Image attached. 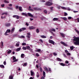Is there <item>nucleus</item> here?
I'll return each instance as SVG.
<instances>
[{
  "instance_id": "obj_50",
  "label": "nucleus",
  "mask_w": 79,
  "mask_h": 79,
  "mask_svg": "<svg viewBox=\"0 0 79 79\" xmlns=\"http://www.w3.org/2000/svg\"><path fill=\"white\" fill-rule=\"evenodd\" d=\"M53 7H52L50 8V10H52V11H53Z\"/></svg>"
},
{
  "instance_id": "obj_39",
  "label": "nucleus",
  "mask_w": 79,
  "mask_h": 79,
  "mask_svg": "<svg viewBox=\"0 0 79 79\" xmlns=\"http://www.w3.org/2000/svg\"><path fill=\"white\" fill-rule=\"evenodd\" d=\"M4 2L5 3H9V2L8 1H6V0H5L4 1Z\"/></svg>"
},
{
  "instance_id": "obj_51",
  "label": "nucleus",
  "mask_w": 79,
  "mask_h": 79,
  "mask_svg": "<svg viewBox=\"0 0 79 79\" xmlns=\"http://www.w3.org/2000/svg\"><path fill=\"white\" fill-rule=\"evenodd\" d=\"M36 32L37 33H39V30L38 29H37L36 30Z\"/></svg>"
},
{
  "instance_id": "obj_23",
  "label": "nucleus",
  "mask_w": 79,
  "mask_h": 79,
  "mask_svg": "<svg viewBox=\"0 0 79 79\" xmlns=\"http://www.w3.org/2000/svg\"><path fill=\"white\" fill-rule=\"evenodd\" d=\"M3 42H1V45H0V47L1 48H2L3 47Z\"/></svg>"
},
{
  "instance_id": "obj_37",
  "label": "nucleus",
  "mask_w": 79,
  "mask_h": 79,
  "mask_svg": "<svg viewBox=\"0 0 79 79\" xmlns=\"http://www.w3.org/2000/svg\"><path fill=\"white\" fill-rule=\"evenodd\" d=\"M21 29H22V31H25L26 29V28L25 27L22 28Z\"/></svg>"
},
{
  "instance_id": "obj_57",
  "label": "nucleus",
  "mask_w": 79,
  "mask_h": 79,
  "mask_svg": "<svg viewBox=\"0 0 79 79\" xmlns=\"http://www.w3.org/2000/svg\"><path fill=\"white\" fill-rule=\"evenodd\" d=\"M39 10H41V9L40 8H38L37 7V11H39Z\"/></svg>"
},
{
  "instance_id": "obj_31",
  "label": "nucleus",
  "mask_w": 79,
  "mask_h": 79,
  "mask_svg": "<svg viewBox=\"0 0 79 79\" xmlns=\"http://www.w3.org/2000/svg\"><path fill=\"white\" fill-rule=\"evenodd\" d=\"M60 64L61 65V66H65V64L63 63H60Z\"/></svg>"
},
{
  "instance_id": "obj_5",
  "label": "nucleus",
  "mask_w": 79,
  "mask_h": 79,
  "mask_svg": "<svg viewBox=\"0 0 79 79\" xmlns=\"http://www.w3.org/2000/svg\"><path fill=\"white\" fill-rule=\"evenodd\" d=\"M48 41L50 44H52V45H55V42L53 41V40H49Z\"/></svg>"
},
{
  "instance_id": "obj_47",
  "label": "nucleus",
  "mask_w": 79,
  "mask_h": 79,
  "mask_svg": "<svg viewBox=\"0 0 79 79\" xmlns=\"http://www.w3.org/2000/svg\"><path fill=\"white\" fill-rule=\"evenodd\" d=\"M29 11H34V10L32 9H29Z\"/></svg>"
},
{
  "instance_id": "obj_8",
  "label": "nucleus",
  "mask_w": 79,
  "mask_h": 79,
  "mask_svg": "<svg viewBox=\"0 0 79 79\" xmlns=\"http://www.w3.org/2000/svg\"><path fill=\"white\" fill-rule=\"evenodd\" d=\"M10 32H11V30H7L6 32H5V35H8V34H7V33H8V32L9 33H10Z\"/></svg>"
},
{
  "instance_id": "obj_43",
  "label": "nucleus",
  "mask_w": 79,
  "mask_h": 79,
  "mask_svg": "<svg viewBox=\"0 0 79 79\" xmlns=\"http://www.w3.org/2000/svg\"><path fill=\"white\" fill-rule=\"evenodd\" d=\"M0 67L1 68H5V66H4V65H0Z\"/></svg>"
},
{
  "instance_id": "obj_64",
  "label": "nucleus",
  "mask_w": 79,
  "mask_h": 79,
  "mask_svg": "<svg viewBox=\"0 0 79 79\" xmlns=\"http://www.w3.org/2000/svg\"><path fill=\"white\" fill-rule=\"evenodd\" d=\"M76 20L77 21L78 23L79 22V18L77 19Z\"/></svg>"
},
{
  "instance_id": "obj_26",
  "label": "nucleus",
  "mask_w": 79,
  "mask_h": 79,
  "mask_svg": "<svg viewBox=\"0 0 79 79\" xmlns=\"http://www.w3.org/2000/svg\"><path fill=\"white\" fill-rule=\"evenodd\" d=\"M20 50H21V47L18 48L16 50V52H19V51H20Z\"/></svg>"
},
{
  "instance_id": "obj_27",
  "label": "nucleus",
  "mask_w": 79,
  "mask_h": 79,
  "mask_svg": "<svg viewBox=\"0 0 79 79\" xmlns=\"http://www.w3.org/2000/svg\"><path fill=\"white\" fill-rule=\"evenodd\" d=\"M50 30L53 32H55V29L54 28H51L50 29Z\"/></svg>"
},
{
  "instance_id": "obj_25",
  "label": "nucleus",
  "mask_w": 79,
  "mask_h": 79,
  "mask_svg": "<svg viewBox=\"0 0 79 79\" xmlns=\"http://www.w3.org/2000/svg\"><path fill=\"white\" fill-rule=\"evenodd\" d=\"M68 10V11H70L71 10V9L69 8V7H67L66 8L65 10Z\"/></svg>"
},
{
  "instance_id": "obj_32",
  "label": "nucleus",
  "mask_w": 79,
  "mask_h": 79,
  "mask_svg": "<svg viewBox=\"0 0 79 79\" xmlns=\"http://www.w3.org/2000/svg\"><path fill=\"white\" fill-rule=\"evenodd\" d=\"M35 55L36 56H37L38 57L40 56V55H39V53H36L35 54Z\"/></svg>"
},
{
  "instance_id": "obj_41",
  "label": "nucleus",
  "mask_w": 79,
  "mask_h": 79,
  "mask_svg": "<svg viewBox=\"0 0 79 79\" xmlns=\"http://www.w3.org/2000/svg\"><path fill=\"white\" fill-rule=\"evenodd\" d=\"M7 8L8 10H13V8H11V7H7Z\"/></svg>"
},
{
  "instance_id": "obj_44",
  "label": "nucleus",
  "mask_w": 79,
  "mask_h": 79,
  "mask_svg": "<svg viewBox=\"0 0 79 79\" xmlns=\"http://www.w3.org/2000/svg\"><path fill=\"white\" fill-rule=\"evenodd\" d=\"M53 55H54V56H56V55H57V53H55V52H54L52 53Z\"/></svg>"
},
{
  "instance_id": "obj_40",
  "label": "nucleus",
  "mask_w": 79,
  "mask_h": 79,
  "mask_svg": "<svg viewBox=\"0 0 79 79\" xmlns=\"http://www.w3.org/2000/svg\"><path fill=\"white\" fill-rule=\"evenodd\" d=\"M44 69L46 70V71H47V72H48V69H47V68L46 67H45L44 68Z\"/></svg>"
},
{
  "instance_id": "obj_1",
  "label": "nucleus",
  "mask_w": 79,
  "mask_h": 79,
  "mask_svg": "<svg viewBox=\"0 0 79 79\" xmlns=\"http://www.w3.org/2000/svg\"><path fill=\"white\" fill-rule=\"evenodd\" d=\"M73 40L75 42L74 43V45H79V38L76 37L75 36L73 37Z\"/></svg>"
},
{
  "instance_id": "obj_21",
  "label": "nucleus",
  "mask_w": 79,
  "mask_h": 79,
  "mask_svg": "<svg viewBox=\"0 0 79 79\" xmlns=\"http://www.w3.org/2000/svg\"><path fill=\"white\" fill-rule=\"evenodd\" d=\"M62 19H63L64 21H66L67 20V18L66 17H61Z\"/></svg>"
},
{
  "instance_id": "obj_3",
  "label": "nucleus",
  "mask_w": 79,
  "mask_h": 79,
  "mask_svg": "<svg viewBox=\"0 0 79 79\" xmlns=\"http://www.w3.org/2000/svg\"><path fill=\"white\" fill-rule=\"evenodd\" d=\"M26 37H27V39L28 40H31L30 39V38H31V33H27V35L26 36Z\"/></svg>"
},
{
  "instance_id": "obj_13",
  "label": "nucleus",
  "mask_w": 79,
  "mask_h": 79,
  "mask_svg": "<svg viewBox=\"0 0 79 79\" xmlns=\"http://www.w3.org/2000/svg\"><path fill=\"white\" fill-rule=\"evenodd\" d=\"M25 56V55L24 54H21V58H24Z\"/></svg>"
},
{
  "instance_id": "obj_61",
  "label": "nucleus",
  "mask_w": 79,
  "mask_h": 79,
  "mask_svg": "<svg viewBox=\"0 0 79 79\" xmlns=\"http://www.w3.org/2000/svg\"><path fill=\"white\" fill-rule=\"evenodd\" d=\"M73 13H78L79 12V11H76L75 10H74L73 11Z\"/></svg>"
},
{
  "instance_id": "obj_24",
  "label": "nucleus",
  "mask_w": 79,
  "mask_h": 79,
  "mask_svg": "<svg viewBox=\"0 0 79 79\" xmlns=\"http://www.w3.org/2000/svg\"><path fill=\"white\" fill-rule=\"evenodd\" d=\"M23 64V66H26L27 64V62H26L24 64Z\"/></svg>"
},
{
  "instance_id": "obj_34",
  "label": "nucleus",
  "mask_w": 79,
  "mask_h": 79,
  "mask_svg": "<svg viewBox=\"0 0 79 79\" xmlns=\"http://www.w3.org/2000/svg\"><path fill=\"white\" fill-rule=\"evenodd\" d=\"M22 49H23V50H26L27 49V48L23 46Z\"/></svg>"
},
{
  "instance_id": "obj_60",
  "label": "nucleus",
  "mask_w": 79,
  "mask_h": 79,
  "mask_svg": "<svg viewBox=\"0 0 79 79\" xmlns=\"http://www.w3.org/2000/svg\"><path fill=\"white\" fill-rule=\"evenodd\" d=\"M71 18H72V17H69L68 18V19H71Z\"/></svg>"
},
{
  "instance_id": "obj_22",
  "label": "nucleus",
  "mask_w": 79,
  "mask_h": 79,
  "mask_svg": "<svg viewBox=\"0 0 79 79\" xmlns=\"http://www.w3.org/2000/svg\"><path fill=\"white\" fill-rule=\"evenodd\" d=\"M26 48L27 50H29L31 49V47H30V46H27Z\"/></svg>"
},
{
  "instance_id": "obj_10",
  "label": "nucleus",
  "mask_w": 79,
  "mask_h": 79,
  "mask_svg": "<svg viewBox=\"0 0 79 79\" xmlns=\"http://www.w3.org/2000/svg\"><path fill=\"white\" fill-rule=\"evenodd\" d=\"M27 15H28V16H30V17H32V18L34 17V16H33V15H32V14L30 13H28Z\"/></svg>"
},
{
  "instance_id": "obj_52",
  "label": "nucleus",
  "mask_w": 79,
  "mask_h": 79,
  "mask_svg": "<svg viewBox=\"0 0 79 79\" xmlns=\"http://www.w3.org/2000/svg\"><path fill=\"white\" fill-rule=\"evenodd\" d=\"M15 46H17V47H19V44L18 43H16Z\"/></svg>"
},
{
  "instance_id": "obj_53",
  "label": "nucleus",
  "mask_w": 79,
  "mask_h": 79,
  "mask_svg": "<svg viewBox=\"0 0 79 79\" xmlns=\"http://www.w3.org/2000/svg\"><path fill=\"white\" fill-rule=\"evenodd\" d=\"M40 69L41 72H42V67H40Z\"/></svg>"
},
{
  "instance_id": "obj_14",
  "label": "nucleus",
  "mask_w": 79,
  "mask_h": 79,
  "mask_svg": "<svg viewBox=\"0 0 79 79\" xmlns=\"http://www.w3.org/2000/svg\"><path fill=\"white\" fill-rule=\"evenodd\" d=\"M56 60L58 61H62V59L58 57L56 58Z\"/></svg>"
},
{
  "instance_id": "obj_17",
  "label": "nucleus",
  "mask_w": 79,
  "mask_h": 79,
  "mask_svg": "<svg viewBox=\"0 0 79 79\" xmlns=\"http://www.w3.org/2000/svg\"><path fill=\"white\" fill-rule=\"evenodd\" d=\"M7 54H10V53H11V50H7Z\"/></svg>"
},
{
  "instance_id": "obj_2",
  "label": "nucleus",
  "mask_w": 79,
  "mask_h": 79,
  "mask_svg": "<svg viewBox=\"0 0 79 79\" xmlns=\"http://www.w3.org/2000/svg\"><path fill=\"white\" fill-rule=\"evenodd\" d=\"M45 6H52L53 5V3L52 2H45V3L44 4Z\"/></svg>"
},
{
  "instance_id": "obj_45",
  "label": "nucleus",
  "mask_w": 79,
  "mask_h": 79,
  "mask_svg": "<svg viewBox=\"0 0 79 79\" xmlns=\"http://www.w3.org/2000/svg\"><path fill=\"white\" fill-rule=\"evenodd\" d=\"M61 8H62V9H63V10H66V8L64 7H61Z\"/></svg>"
},
{
  "instance_id": "obj_16",
  "label": "nucleus",
  "mask_w": 79,
  "mask_h": 79,
  "mask_svg": "<svg viewBox=\"0 0 79 79\" xmlns=\"http://www.w3.org/2000/svg\"><path fill=\"white\" fill-rule=\"evenodd\" d=\"M22 15L23 16H27V14L24 13H23L22 14Z\"/></svg>"
},
{
  "instance_id": "obj_6",
  "label": "nucleus",
  "mask_w": 79,
  "mask_h": 79,
  "mask_svg": "<svg viewBox=\"0 0 79 79\" xmlns=\"http://www.w3.org/2000/svg\"><path fill=\"white\" fill-rule=\"evenodd\" d=\"M29 29L30 30H31L32 29H35V27L34 26H30L29 27Z\"/></svg>"
},
{
  "instance_id": "obj_35",
  "label": "nucleus",
  "mask_w": 79,
  "mask_h": 79,
  "mask_svg": "<svg viewBox=\"0 0 79 79\" xmlns=\"http://www.w3.org/2000/svg\"><path fill=\"white\" fill-rule=\"evenodd\" d=\"M8 15V13L7 12H4L2 14V15Z\"/></svg>"
},
{
  "instance_id": "obj_48",
  "label": "nucleus",
  "mask_w": 79,
  "mask_h": 79,
  "mask_svg": "<svg viewBox=\"0 0 79 79\" xmlns=\"http://www.w3.org/2000/svg\"><path fill=\"white\" fill-rule=\"evenodd\" d=\"M64 15L65 16H68V14L66 12H64Z\"/></svg>"
},
{
  "instance_id": "obj_4",
  "label": "nucleus",
  "mask_w": 79,
  "mask_h": 79,
  "mask_svg": "<svg viewBox=\"0 0 79 79\" xmlns=\"http://www.w3.org/2000/svg\"><path fill=\"white\" fill-rule=\"evenodd\" d=\"M13 18H16L17 19H19L20 18V16L18 15H14L13 16Z\"/></svg>"
},
{
  "instance_id": "obj_30",
  "label": "nucleus",
  "mask_w": 79,
  "mask_h": 79,
  "mask_svg": "<svg viewBox=\"0 0 79 79\" xmlns=\"http://www.w3.org/2000/svg\"><path fill=\"white\" fill-rule=\"evenodd\" d=\"M19 9L20 11H23V10H22V7L20 6L19 7Z\"/></svg>"
},
{
  "instance_id": "obj_62",
  "label": "nucleus",
  "mask_w": 79,
  "mask_h": 79,
  "mask_svg": "<svg viewBox=\"0 0 79 79\" xmlns=\"http://www.w3.org/2000/svg\"><path fill=\"white\" fill-rule=\"evenodd\" d=\"M39 41L41 42H42V43H43V41L41 39Z\"/></svg>"
},
{
  "instance_id": "obj_15",
  "label": "nucleus",
  "mask_w": 79,
  "mask_h": 79,
  "mask_svg": "<svg viewBox=\"0 0 79 79\" xmlns=\"http://www.w3.org/2000/svg\"><path fill=\"white\" fill-rule=\"evenodd\" d=\"M15 28L14 27L11 30V34H12L13 32H14V31H15Z\"/></svg>"
},
{
  "instance_id": "obj_55",
  "label": "nucleus",
  "mask_w": 79,
  "mask_h": 79,
  "mask_svg": "<svg viewBox=\"0 0 79 79\" xmlns=\"http://www.w3.org/2000/svg\"><path fill=\"white\" fill-rule=\"evenodd\" d=\"M34 10H36L37 11V7H35L33 8Z\"/></svg>"
},
{
  "instance_id": "obj_36",
  "label": "nucleus",
  "mask_w": 79,
  "mask_h": 79,
  "mask_svg": "<svg viewBox=\"0 0 79 79\" xmlns=\"http://www.w3.org/2000/svg\"><path fill=\"white\" fill-rule=\"evenodd\" d=\"M53 20L54 21H57V20H58V19L57 18H54L53 19Z\"/></svg>"
},
{
  "instance_id": "obj_9",
  "label": "nucleus",
  "mask_w": 79,
  "mask_h": 79,
  "mask_svg": "<svg viewBox=\"0 0 79 79\" xmlns=\"http://www.w3.org/2000/svg\"><path fill=\"white\" fill-rule=\"evenodd\" d=\"M13 60H14L13 61V62H16L17 61H18V60L16 59V57H15V56H14L13 57Z\"/></svg>"
},
{
  "instance_id": "obj_29",
  "label": "nucleus",
  "mask_w": 79,
  "mask_h": 79,
  "mask_svg": "<svg viewBox=\"0 0 79 79\" xmlns=\"http://www.w3.org/2000/svg\"><path fill=\"white\" fill-rule=\"evenodd\" d=\"M9 79H13V76L10 75V76H9Z\"/></svg>"
},
{
  "instance_id": "obj_18",
  "label": "nucleus",
  "mask_w": 79,
  "mask_h": 79,
  "mask_svg": "<svg viewBox=\"0 0 79 79\" xmlns=\"http://www.w3.org/2000/svg\"><path fill=\"white\" fill-rule=\"evenodd\" d=\"M40 37L41 38H43V39H45V38H47V37L43 35H40Z\"/></svg>"
},
{
  "instance_id": "obj_7",
  "label": "nucleus",
  "mask_w": 79,
  "mask_h": 79,
  "mask_svg": "<svg viewBox=\"0 0 79 79\" xmlns=\"http://www.w3.org/2000/svg\"><path fill=\"white\" fill-rule=\"evenodd\" d=\"M60 43L61 44H62L64 46H65V47H67V46H68V45H67V44H66L64 42L61 41L60 42Z\"/></svg>"
},
{
  "instance_id": "obj_49",
  "label": "nucleus",
  "mask_w": 79,
  "mask_h": 79,
  "mask_svg": "<svg viewBox=\"0 0 79 79\" xmlns=\"http://www.w3.org/2000/svg\"><path fill=\"white\" fill-rule=\"evenodd\" d=\"M22 45H26V44L25 43H22Z\"/></svg>"
},
{
  "instance_id": "obj_38",
  "label": "nucleus",
  "mask_w": 79,
  "mask_h": 79,
  "mask_svg": "<svg viewBox=\"0 0 79 79\" xmlns=\"http://www.w3.org/2000/svg\"><path fill=\"white\" fill-rule=\"evenodd\" d=\"M70 49L71 50H73L74 49V47L73 46H71L70 47Z\"/></svg>"
},
{
  "instance_id": "obj_58",
  "label": "nucleus",
  "mask_w": 79,
  "mask_h": 79,
  "mask_svg": "<svg viewBox=\"0 0 79 79\" xmlns=\"http://www.w3.org/2000/svg\"><path fill=\"white\" fill-rule=\"evenodd\" d=\"M19 31L20 32H22V31H23V30H22V29H20L19 30Z\"/></svg>"
},
{
  "instance_id": "obj_28",
  "label": "nucleus",
  "mask_w": 79,
  "mask_h": 79,
  "mask_svg": "<svg viewBox=\"0 0 79 79\" xmlns=\"http://www.w3.org/2000/svg\"><path fill=\"white\" fill-rule=\"evenodd\" d=\"M43 76L44 77H45V72L44 71L43 72Z\"/></svg>"
},
{
  "instance_id": "obj_11",
  "label": "nucleus",
  "mask_w": 79,
  "mask_h": 79,
  "mask_svg": "<svg viewBox=\"0 0 79 79\" xmlns=\"http://www.w3.org/2000/svg\"><path fill=\"white\" fill-rule=\"evenodd\" d=\"M10 25L11 24L10 23H6L5 24V26H6V27H9V26H10Z\"/></svg>"
},
{
  "instance_id": "obj_56",
  "label": "nucleus",
  "mask_w": 79,
  "mask_h": 79,
  "mask_svg": "<svg viewBox=\"0 0 79 79\" xmlns=\"http://www.w3.org/2000/svg\"><path fill=\"white\" fill-rule=\"evenodd\" d=\"M44 12L46 14H47V11L46 10H44Z\"/></svg>"
},
{
  "instance_id": "obj_54",
  "label": "nucleus",
  "mask_w": 79,
  "mask_h": 79,
  "mask_svg": "<svg viewBox=\"0 0 79 79\" xmlns=\"http://www.w3.org/2000/svg\"><path fill=\"white\" fill-rule=\"evenodd\" d=\"M30 51L31 52H32V53H34V52L33 51V50H32V49H30Z\"/></svg>"
},
{
  "instance_id": "obj_19",
  "label": "nucleus",
  "mask_w": 79,
  "mask_h": 79,
  "mask_svg": "<svg viewBox=\"0 0 79 79\" xmlns=\"http://www.w3.org/2000/svg\"><path fill=\"white\" fill-rule=\"evenodd\" d=\"M40 18L41 19V20H43V19H45V18L43 16L40 17Z\"/></svg>"
},
{
  "instance_id": "obj_59",
  "label": "nucleus",
  "mask_w": 79,
  "mask_h": 79,
  "mask_svg": "<svg viewBox=\"0 0 79 79\" xmlns=\"http://www.w3.org/2000/svg\"><path fill=\"white\" fill-rule=\"evenodd\" d=\"M1 6H2V7H4L5 6V4H2Z\"/></svg>"
},
{
  "instance_id": "obj_42",
  "label": "nucleus",
  "mask_w": 79,
  "mask_h": 79,
  "mask_svg": "<svg viewBox=\"0 0 79 79\" xmlns=\"http://www.w3.org/2000/svg\"><path fill=\"white\" fill-rule=\"evenodd\" d=\"M75 31H76V32H77L78 34H79V31L78 30H77L76 29H75Z\"/></svg>"
},
{
  "instance_id": "obj_20",
  "label": "nucleus",
  "mask_w": 79,
  "mask_h": 79,
  "mask_svg": "<svg viewBox=\"0 0 79 79\" xmlns=\"http://www.w3.org/2000/svg\"><path fill=\"white\" fill-rule=\"evenodd\" d=\"M41 51V50L40 49H38L36 50H35V52H40Z\"/></svg>"
},
{
  "instance_id": "obj_33",
  "label": "nucleus",
  "mask_w": 79,
  "mask_h": 79,
  "mask_svg": "<svg viewBox=\"0 0 79 79\" xmlns=\"http://www.w3.org/2000/svg\"><path fill=\"white\" fill-rule=\"evenodd\" d=\"M31 76H33L34 75V72H32V70L31 71Z\"/></svg>"
},
{
  "instance_id": "obj_63",
  "label": "nucleus",
  "mask_w": 79,
  "mask_h": 79,
  "mask_svg": "<svg viewBox=\"0 0 79 79\" xmlns=\"http://www.w3.org/2000/svg\"><path fill=\"white\" fill-rule=\"evenodd\" d=\"M26 25L27 26H29V24L27 23H26Z\"/></svg>"
},
{
  "instance_id": "obj_12",
  "label": "nucleus",
  "mask_w": 79,
  "mask_h": 79,
  "mask_svg": "<svg viewBox=\"0 0 79 79\" xmlns=\"http://www.w3.org/2000/svg\"><path fill=\"white\" fill-rule=\"evenodd\" d=\"M60 34L61 36H62V37H65V34L61 33H60Z\"/></svg>"
},
{
  "instance_id": "obj_46",
  "label": "nucleus",
  "mask_w": 79,
  "mask_h": 79,
  "mask_svg": "<svg viewBox=\"0 0 79 79\" xmlns=\"http://www.w3.org/2000/svg\"><path fill=\"white\" fill-rule=\"evenodd\" d=\"M37 75H36L37 77H39V72H37Z\"/></svg>"
}]
</instances>
